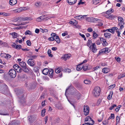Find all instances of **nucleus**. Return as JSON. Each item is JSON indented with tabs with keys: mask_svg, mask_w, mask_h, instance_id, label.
<instances>
[{
	"mask_svg": "<svg viewBox=\"0 0 125 125\" xmlns=\"http://www.w3.org/2000/svg\"><path fill=\"white\" fill-rule=\"evenodd\" d=\"M73 90V91H72L71 93V95H73L74 97L77 98L78 100L79 99L81 96V94L74 88H73L71 89V90L72 91Z\"/></svg>",
	"mask_w": 125,
	"mask_h": 125,
	"instance_id": "1",
	"label": "nucleus"
},
{
	"mask_svg": "<svg viewBox=\"0 0 125 125\" xmlns=\"http://www.w3.org/2000/svg\"><path fill=\"white\" fill-rule=\"evenodd\" d=\"M100 93V89L99 87H95L94 90L93 94L96 97L98 96Z\"/></svg>",
	"mask_w": 125,
	"mask_h": 125,
	"instance_id": "2",
	"label": "nucleus"
},
{
	"mask_svg": "<svg viewBox=\"0 0 125 125\" xmlns=\"http://www.w3.org/2000/svg\"><path fill=\"white\" fill-rule=\"evenodd\" d=\"M118 20L119 21V25L120 26V29L121 30L124 28V20L122 17H118Z\"/></svg>",
	"mask_w": 125,
	"mask_h": 125,
	"instance_id": "3",
	"label": "nucleus"
},
{
	"mask_svg": "<svg viewBox=\"0 0 125 125\" xmlns=\"http://www.w3.org/2000/svg\"><path fill=\"white\" fill-rule=\"evenodd\" d=\"M9 74L12 78H15L16 75V71L13 69H11L10 70L9 73Z\"/></svg>",
	"mask_w": 125,
	"mask_h": 125,
	"instance_id": "4",
	"label": "nucleus"
},
{
	"mask_svg": "<svg viewBox=\"0 0 125 125\" xmlns=\"http://www.w3.org/2000/svg\"><path fill=\"white\" fill-rule=\"evenodd\" d=\"M83 112L84 114L85 115H87L89 114V108L88 106H84Z\"/></svg>",
	"mask_w": 125,
	"mask_h": 125,
	"instance_id": "5",
	"label": "nucleus"
},
{
	"mask_svg": "<svg viewBox=\"0 0 125 125\" xmlns=\"http://www.w3.org/2000/svg\"><path fill=\"white\" fill-rule=\"evenodd\" d=\"M19 20L20 21H28L29 20H31L33 19L31 17H19Z\"/></svg>",
	"mask_w": 125,
	"mask_h": 125,
	"instance_id": "6",
	"label": "nucleus"
},
{
	"mask_svg": "<svg viewBox=\"0 0 125 125\" xmlns=\"http://www.w3.org/2000/svg\"><path fill=\"white\" fill-rule=\"evenodd\" d=\"M3 89L0 90L1 92L4 94H6L8 92L7 86V85H3Z\"/></svg>",
	"mask_w": 125,
	"mask_h": 125,
	"instance_id": "7",
	"label": "nucleus"
},
{
	"mask_svg": "<svg viewBox=\"0 0 125 125\" xmlns=\"http://www.w3.org/2000/svg\"><path fill=\"white\" fill-rule=\"evenodd\" d=\"M27 62L28 64L31 66H33L35 64L34 60L32 59H29L28 60Z\"/></svg>",
	"mask_w": 125,
	"mask_h": 125,
	"instance_id": "8",
	"label": "nucleus"
},
{
	"mask_svg": "<svg viewBox=\"0 0 125 125\" xmlns=\"http://www.w3.org/2000/svg\"><path fill=\"white\" fill-rule=\"evenodd\" d=\"M88 121L92 122V123L93 122L94 124V120L90 117L89 116H87L85 118V123H87Z\"/></svg>",
	"mask_w": 125,
	"mask_h": 125,
	"instance_id": "9",
	"label": "nucleus"
},
{
	"mask_svg": "<svg viewBox=\"0 0 125 125\" xmlns=\"http://www.w3.org/2000/svg\"><path fill=\"white\" fill-rule=\"evenodd\" d=\"M18 97H19V98L21 99L20 101L21 102H23L22 101H23L24 102H25V100L24 98H23V94L22 93H20L19 94H17Z\"/></svg>",
	"mask_w": 125,
	"mask_h": 125,
	"instance_id": "10",
	"label": "nucleus"
},
{
	"mask_svg": "<svg viewBox=\"0 0 125 125\" xmlns=\"http://www.w3.org/2000/svg\"><path fill=\"white\" fill-rule=\"evenodd\" d=\"M9 34L11 35L12 36V38L14 39L17 38L19 36V34L15 32L10 33Z\"/></svg>",
	"mask_w": 125,
	"mask_h": 125,
	"instance_id": "11",
	"label": "nucleus"
},
{
	"mask_svg": "<svg viewBox=\"0 0 125 125\" xmlns=\"http://www.w3.org/2000/svg\"><path fill=\"white\" fill-rule=\"evenodd\" d=\"M86 16V15H84L83 16L81 15H79L75 16L74 17V18L77 19L82 20L84 18V17H85Z\"/></svg>",
	"mask_w": 125,
	"mask_h": 125,
	"instance_id": "12",
	"label": "nucleus"
},
{
	"mask_svg": "<svg viewBox=\"0 0 125 125\" xmlns=\"http://www.w3.org/2000/svg\"><path fill=\"white\" fill-rule=\"evenodd\" d=\"M103 15L107 18H109V10H107L106 12L103 13Z\"/></svg>",
	"mask_w": 125,
	"mask_h": 125,
	"instance_id": "13",
	"label": "nucleus"
},
{
	"mask_svg": "<svg viewBox=\"0 0 125 125\" xmlns=\"http://www.w3.org/2000/svg\"><path fill=\"white\" fill-rule=\"evenodd\" d=\"M71 56V54H65L63 55L62 58H63V59L65 60L69 59Z\"/></svg>",
	"mask_w": 125,
	"mask_h": 125,
	"instance_id": "14",
	"label": "nucleus"
},
{
	"mask_svg": "<svg viewBox=\"0 0 125 125\" xmlns=\"http://www.w3.org/2000/svg\"><path fill=\"white\" fill-rule=\"evenodd\" d=\"M23 9L22 8H20L15 10H13V11L14 12L17 13L23 11Z\"/></svg>",
	"mask_w": 125,
	"mask_h": 125,
	"instance_id": "15",
	"label": "nucleus"
},
{
	"mask_svg": "<svg viewBox=\"0 0 125 125\" xmlns=\"http://www.w3.org/2000/svg\"><path fill=\"white\" fill-rule=\"evenodd\" d=\"M77 0H67L68 3L70 5H72L74 4L76 2Z\"/></svg>",
	"mask_w": 125,
	"mask_h": 125,
	"instance_id": "16",
	"label": "nucleus"
},
{
	"mask_svg": "<svg viewBox=\"0 0 125 125\" xmlns=\"http://www.w3.org/2000/svg\"><path fill=\"white\" fill-rule=\"evenodd\" d=\"M17 3V0H10L9 1L10 4L11 5H14Z\"/></svg>",
	"mask_w": 125,
	"mask_h": 125,
	"instance_id": "17",
	"label": "nucleus"
},
{
	"mask_svg": "<svg viewBox=\"0 0 125 125\" xmlns=\"http://www.w3.org/2000/svg\"><path fill=\"white\" fill-rule=\"evenodd\" d=\"M109 71V68H104L102 70V72L104 73H108Z\"/></svg>",
	"mask_w": 125,
	"mask_h": 125,
	"instance_id": "18",
	"label": "nucleus"
},
{
	"mask_svg": "<svg viewBox=\"0 0 125 125\" xmlns=\"http://www.w3.org/2000/svg\"><path fill=\"white\" fill-rule=\"evenodd\" d=\"M22 70L25 73H28L29 71V69L26 67V66L22 68Z\"/></svg>",
	"mask_w": 125,
	"mask_h": 125,
	"instance_id": "19",
	"label": "nucleus"
},
{
	"mask_svg": "<svg viewBox=\"0 0 125 125\" xmlns=\"http://www.w3.org/2000/svg\"><path fill=\"white\" fill-rule=\"evenodd\" d=\"M49 70L47 69H45L42 71L43 73L45 75H47L49 72Z\"/></svg>",
	"mask_w": 125,
	"mask_h": 125,
	"instance_id": "20",
	"label": "nucleus"
},
{
	"mask_svg": "<svg viewBox=\"0 0 125 125\" xmlns=\"http://www.w3.org/2000/svg\"><path fill=\"white\" fill-rule=\"evenodd\" d=\"M81 64L78 65L77 67L76 70L78 71L81 70L83 66H81Z\"/></svg>",
	"mask_w": 125,
	"mask_h": 125,
	"instance_id": "21",
	"label": "nucleus"
},
{
	"mask_svg": "<svg viewBox=\"0 0 125 125\" xmlns=\"http://www.w3.org/2000/svg\"><path fill=\"white\" fill-rule=\"evenodd\" d=\"M85 20L89 22H92L93 17L85 18H84Z\"/></svg>",
	"mask_w": 125,
	"mask_h": 125,
	"instance_id": "22",
	"label": "nucleus"
},
{
	"mask_svg": "<svg viewBox=\"0 0 125 125\" xmlns=\"http://www.w3.org/2000/svg\"><path fill=\"white\" fill-rule=\"evenodd\" d=\"M100 1V0H92L93 3L94 5H96L99 3Z\"/></svg>",
	"mask_w": 125,
	"mask_h": 125,
	"instance_id": "23",
	"label": "nucleus"
},
{
	"mask_svg": "<svg viewBox=\"0 0 125 125\" xmlns=\"http://www.w3.org/2000/svg\"><path fill=\"white\" fill-rule=\"evenodd\" d=\"M10 14L9 13H6L5 12H0V15H2L4 16H9L10 15Z\"/></svg>",
	"mask_w": 125,
	"mask_h": 125,
	"instance_id": "24",
	"label": "nucleus"
},
{
	"mask_svg": "<svg viewBox=\"0 0 125 125\" xmlns=\"http://www.w3.org/2000/svg\"><path fill=\"white\" fill-rule=\"evenodd\" d=\"M44 18L43 17L41 16L37 18L36 19V21L38 22H40L43 20Z\"/></svg>",
	"mask_w": 125,
	"mask_h": 125,
	"instance_id": "25",
	"label": "nucleus"
},
{
	"mask_svg": "<svg viewBox=\"0 0 125 125\" xmlns=\"http://www.w3.org/2000/svg\"><path fill=\"white\" fill-rule=\"evenodd\" d=\"M88 64H86L85 65H84L82 68L83 70L84 71H86L88 69Z\"/></svg>",
	"mask_w": 125,
	"mask_h": 125,
	"instance_id": "26",
	"label": "nucleus"
},
{
	"mask_svg": "<svg viewBox=\"0 0 125 125\" xmlns=\"http://www.w3.org/2000/svg\"><path fill=\"white\" fill-rule=\"evenodd\" d=\"M17 121H14L11 122L10 123L9 125H18Z\"/></svg>",
	"mask_w": 125,
	"mask_h": 125,
	"instance_id": "27",
	"label": "nucleus"
},
{
	"mask_svg": "<svg viewBox=\"0 0 125 125\" xmlns=\"http://www.w3.org/2000/svg\"><path fill=\"white\" fill-rule=\"evenodd\" d=\"M19 64L22 68L26 66V63L23 62H20Z\"/></svg>",
	"mask_w": 125,
	"mask_h": 125,
	"instance_id": "28",
	"label": "nucleus"
},
{
	"mask_svg": "<svg viewBox=\"0 0 125 125\" xmlns=\"http://www.w3.org/2000/svg\"><path fill=\"white\" fill-rule=\"evenodd\" d=\"M60 103H58L55 104V107L59 109H61L62 108L61 105L60 104Z\"/></svg>",
	"mask_w": 125,
	"mask_h": 125,
	"instance_id": "29",
	"label": "nucleus"
},
{
	"mask_svg": "<svg viewBox=\"0 0 125 125\" xmlns=\"http://www.w3.org/2000/svg\"><path fill=\"white\" fill-rule=\"evenodd\" d=\"M70 23L71 24H73L74 25L76 26L78 22L75 20H73L72 21H70Z\"/></svg>",
	"mask_w": 125,
	"mask_h": 125,
	"instance_id": "30",
	"label": "nucleus"
},
{
	"mask_svg": "<svg viewBox=\"0 0 125 125\" xmlns=\"http://www.w3.org/2000/svg\"><path fill=\"white\" fill-rule=\"evenodd\" d=\"M25 35L28 34L30 35H32L33 33L30 31H27L25 32Z\"/></svg>",
	"mask_w": 125,
	"mask_h": 125,
	"instance_id": "31",
	"label": "nucleus"
},
{
	"mask_svg": "<svg viewBox=\"0 0 125 125\" xmlns=\"http://www.w3.org/2000/svg\"><path fill=\"white\" fill-rule=\"evenodd\" d=\"M92 21L93 22H101V20L98 19L93 18Z\"/></svg>",
	"mask_w": 125,
	"mask_h": 125,
	"instance_id": "32",
	"label": "nucleus"
},
{
	"mask_svg": "<svg viewBox=\"0 0 125 125\" xmlns=\"http://www.w3.org/2000/svg\"><path fill=\"white\" fill-rule=\"evenodd\" d=\"M93 38L95 39L98 36V35L94 31L93 32Z\"/></svg>",
	"mask_w": 125,
	"mask_h": 125,
	"instance_id": "33",
	"label": "nucleus"
},
{
	"mask_svg": "<svg viewBox=\"0 0 125 125\" xmlns=\"http://www.w3.org/2000/svg\"><path fill=\"white\" fill-rule=\"evenodd\" d=\"M42 3L40 2H38L35 3V5L37 7H39L41 5Z\"/></svg>",
	"mask_w": 125,
	"mask_h": 125,
	"instance_id": "34",
	"label": "nucleus"
},
{
	"mask_svg": "<svg viewBox=\"0 0 125 125\" xmlns=\"http://www.w3.org/2000/svg\"><path fill=\"white\" fill-rule=\"evenodd\" d=\"M125 77V73L122 74H120L118 76V79H120L122 78Z\"/></svg>",
	"mask_w": 125,
	"mask_h": 125,
	"instance_id": "35",
	"label": "nucleus"
},
{
	"mask_svg": "<svg viewBox=\"0 0 125 125\" xmlns=\"http://www.w3.org/2000/svg\"><path fill=\"white\" fill-rule=\"evenodd\" d=\"M104 35L105 37L106 38H109V33H105L104 34Z\"/></svg>",
	"mask_w": 125,
	"mask_h": 125,
	"instance_id": "36",
	"label": "nucleus"
},
{
	"mask_svg": "<svg viewBox=\"0 0 125 125\" xmlns=\"http://www.w3.org/2000/svg\"><path fill=\"white\" fill-rule=\"evenodd\" d=\"M51 51L50 50H49L48 52V53L49 56L51 57H52L53 55L51 54Z\"/></svg>",
	"mask_w": 125,
	"mask_h": 125,
	"instance_id": "37",
	"label": "nucleus"
},
{
	"mask_svg": "<svg viewBox=\"0 0 125 125\" xmlns=\"http://www.w3.org/2000/svg\"><path fill=\"white\" fill-rule=\"evenodd\" d=\"M21 48V45H16L15 49L18 50H20Z\"/></svg>",
	"mask_w": 125,
	"mask_h": 125,
	"instance_id": "38",
	"label": "nucleus"
},
{
	"mask_svg": "<svg viewBox=\"0 0 125 125\" xmlns=\"http://www.w3.org/2000/svg\"><path fill=\"white\" fill-rule=\"evenodd\" d=\"M46 109H43L42 111L41 114L42 116H44V114L46 112Z\"/></svg>",
	"mask_w": 125,
	"mask_h": 125,
	"instance_id": "39",
	"label": "nucleus"
},
{
	"mask_svg": "<svg viewBox=\"0 0 125 125\" xmlns=\"http://www.w3.org/2000/svg\"><path fill=\"white\" fill-rule=\"evenodd\" d=\"M16 71L18 73H21L22 71V69H21L20 67L18 68L16 70Z\"/></svg>",
	"mask_w": 125,
	"mask_h": 125,
	"instance_id": "40",
	"label": "nucleus"
},
{
	"mask_svg": "<svg viewBox=\"0 0 125 125\" xmlns=\"http://www.w3.org/2000/svg\"><path fill=\"white\" fill-rule=\"evenodd\" d=\"M49 74H50L52 76L53 75L54 71L52 69L51 70H49Z\"/></svg>",
	"mask_w": 125,
	"mask_h": 125,
	"instance_id": "41",
	"label": "nucleus"
},
{
	"mask_svg": "<svg viewBox=\"0 0 125 125\" xmlns=\"http://www.w3.org/2000/svg\"><path fill=\"white\" fill-rule=\"evenodd\" d=\"M84 83L86 84H89L91 83V81L89 80H86L84 81Z\"/></svg>",
	"mask_w": 125,
	"mask_h": 125,
	"instance_id": "42",
	"label": "nucleus"
},
{
	"mask_svg": "<svg viewBox=\"0 0 125 125\" xmlns=\"http://www.w3.org/2000/svg\"><path fill=\"white\" fill-rule=\"evenodd\" d=\"M116 124H118L120 121V118L119 116H117L116 117Z\"/></svg>",
	"mask_w": 125,
	"mask_h": 125,
	"instance_id": "43",
	"label": "nucleus"
},
{
	"mask_svg": "<svg viewBox=\"0 0 125 125\" xmlns=\"http://www.w3.org/2000/svg\"><path fill=\"white\" fill-rule=\"evenodd\" d=\"M104 51L103 50V49H102L100 51H99V53L98 54V55H99L101 54H102L104 53Z\"/></svg>",
	"mask_w": 125,
	"mask_h": 125,
	"instance_id": "44",
	"label": "nucleus"
},
{
	"mask_svg": "<svg viewBox=\"0 0 125 125\" xmlns=\"http://www.w3.org/2000/svg\"><path fill=\"white\" fill-rule=\"evenodd\" d=\"M97 49L96 47H92V51L94 52H95L97 51Z\"/></svg>",
	"mask_w": 125,
	"mask_h": 125,
	"instance_id": "45",
	"label": "nucleus"
},
{
	"mask_svg": "<svg viewBox=\"0 0 125 125\" xmlns=\"http://www.w3.org/2000/svg\"><path fill=\"white\" fill-rule=\"evenodd\" d=\"M5 56V58H6L9 59L11 57V56L8 54H4Z\"/></svg>",
	"mask_w": 125,
	"mask_h": 125,
	"instance_id": "46",
	"label": "nucleus"
},
{
	"mask_svg": "<svg viewBox=\"0 0 125 125\" xmlns=\"http://www.w3.org/2000/svg\"><path fill=\"white\" fill-rule=\"evenodd\" d=\"M103 50L104 51V53H107L108 52V49L107 48L103 49Z\"/></svg>",
	"mask_w": 125,
	"mask_h": 125,
	"instance_id": "47",
	"label": "nucleus"
},
{
	"mask_svg": "<svg viewBox=\"0 0 125 125\" xmlns=\"http://www.w3.org/2000/svg\"><path fill=\"white\" fill-rule=\"evenodd\" d=\"M116 16L115 15L110 14V19L113 20L114 19Z\"/></svg>",
	"mask_w": 125,
	"mask_h": 125,
	"instance_id": "48",
	"label": "nucleus"
},
{
	"mask_svg": "<svg viewBox=\"0 0 125 125\" xmlns=\"http://www.w3.org/2000/svg\"><path fill=\"white\" fill-rule=\"evenodd\" d=\"M103 45L104 46H106L107 45V43L106 42V40L104 41V42H102Z\"/></svg>",
	"mask_w": 125,
	"mask_h": 125,
	"instance_id": "49",
	"label": "nucleus"
},
{
	"mask_svg": "<svg viewBox=\"0 0 125 125\" xmlns=\"http://www.w3.org/2000/svg\"><path fill=\"white\" fill-rule=\"evenodd\" d=\"M19 65L17 64H15L13 66V68L15 70H16L18 68L20 67Z\"/></svg>",
	"mask_w": 125,
	"mask_h": 125,
	"instance_id": "50",
	"label": "nucleus"
},
{
	"mask_svg": "<svg viewBox=\"0 0 125 125\" xmlns=\"http://www.w3.org/2000/svg\"><path fill=\"white\" fill-rule=\"evenodd\" d=\"M121 107V105H119L118 106L117 108L115 109V111L116 112H118Z\"/></svg>",
	"mask_w": 125,
	"mask_h": 125,
	"instance_id": "51",
	"label": "nucleus"
},
{
	"mask_svg": "<svg viewBox=\"0 0 125 125\" xmlns=\"http://www.w3.org/2000/svg\"><path fill=\"white\" fill-rule=\"evenodd\" d=\"M94 124L93 122L92 123H85V124H83L82 125H92Z\"/></svg>",
	"mask_w": 125,
	"mask_h": 125,
	"instance_id": "52",
	"label": "nucleus"
},
{
	"mask_svg": "<svg viewBox=\"0 0 125 125\" xmlns=\"http://www.w3.org/2000/svg\"><path fill=\"white\" fill-rule=\"evenodd\" d=\"M55 72L57 73H59L61 71L59 68H56L55 70Z\"/></svg>",
	"mask_w": 125,
	"mask_h": 125,
	"instance_id": "53",
	"label": "nucleus"
},
{
	"mask_svg": "<svg viewBox=\"0 0 125 125\" xmlns=\"http://www.w3.org/2000/svg\"><path fill=\"white\" fill-rule=\"evenodd\" d=\"M115 84H114L110 85V89H112L115 88Z\"/></svg>",
	"mask_w": 125,
	"mask_h": 125,
	"instance_id": "54",
	"label": "nucleus"
},
{
	"mask_svg": "<svg viewBox=\"0 0 125 125\" xmlns=\"http://www.w3.org/2000/svg\"><path fill=\"white\" fill-rule=\"evenodd\" d=\"M115 59L118 62H120L121 61V59L119 57H115Z\"/></svg>",
	"mask_w": 125,
	"mask_h": 125,
	"instance_id": "55",
	"label": "nucleus"
},
{
	"mask_svg": "<svg viewBox=\"0 0 125 125\" xmlns=\"http://www.w3.org/2000/svg\"><path fill=\"white\" fill-rule=\"evenodd\" d=\"M101 100L100 99H98V100H97L96 104V105H98L100 104V103L101 102Z\"/></svg>",
	"mask_w": 125,
	"mask_h": 125,
	"instance_id": "56",
	"label": "nucleus"
},
{
	"mask_svg": "<svg viewBox=\"0 0 125 125\" xmlns=\"http://www.w3.org/2000/svg\"><path fill=\"white\" fill-rule=\"evenodd\" d=\"M71 88V87H69V88L67 89L66 90L65 94L66 96V94L67 92H68V91H70V88Z\"/></svg>",
	"mask_w": 125,
	"mask_h": 125,
	"instance_id": "57",
	"label": "nucleus"
},
{
	"mask_svg": "<svg viewBox=\"0 0 125 125\" xmlns=\"http://www.w3.org/2000/svg\"><path fill=\"white\" fill-rule=\"evenodd\" d=\"M88 46L91 49V47H92V44H92L91 41H89L88 42Z\"/></svg>",
	"mask_w": 125,
	"mask_h": 125,
	"instance_id": "58",
	"label": "nucleus"
},
{
	"mask_svg": "<svg viewBox=\"0 0 125 125\" xmlns=\"http://www.w3.org/2000/svg\"><path fill=\"white\" fill-rule=\"evenodd\" d=\"M26 42L28 46H30L31 45V43L29 40H27L26 41Z\"/></svg>",
	"mask_w": 125,
	"mask_h": 125,
	"instance_id": "59",
	"label": "nucleus"
},
{
	"mask_svg": "<svg viewBox=\"0 0 125 125\" xmlns=\"http://www.w3.org/2000/svg\"><path fill=\"white\" fill-rule=\"evenodd\" d=\"M116 106V105L115 104H113L112 106L110 107V110H112Z\"/></svg>",
	"mask_w": 125,
	"mask_h": 125,
	"instance_id": "60",
	"label": "nucleus"
},
{
	"mask_svg": "<svg viewBox=\"0 0 125 125\" xmlns=\"http://www.w3.org/2000/svg\"><path fill=\"white\" fill-rule=\"evenodd\" d=\"M48 40L50 41H53L55 40V38L52 37H49Z\"/></svg>",
	"mask_w": 125,
	"mask_h": 125,
	"instance_id": "61",
	"label": "nucleus"
},
{
	"mask_svg": "<svg viewBox=\"0 0 125 125\" xmlns=\"http://www.w3.org/2000/svg\"><path fill=\"white\" fill-rule=\"evenodd\" d=\"M112 30H113L115 31H117L118 30V29L116 27H113L112 28Z\"/></svg>",
	"mask_w": 125,
	"mask_h": 125,
	"instance_id": "62",
	"label": "nucleus"
},
{
	"mask_svg": "<svg viewBox=\"0 0 125 125\" xmlns=\"http://www.w3.org/2000/svg\"><path fill=\"white\" fill-rule=\"evenodd\" d=\"M110 119H114L115 118V116L114 114H111V116L110 117Z\"/></svg>",
	"mask_w": 125,
	"mask_h": 125,
	"instance_id": "63",
	"label": "nucleus"
},
{
	"mask_svg": "<svg viewBox=\"0 0 125 125\" xmlns=\"http://www.w3.org/2000/svg\"><path fill=\"white\" fill-rule=\"evenodd\" d=\"M22 39L20 40L17 39L16 40V42H19L20 43H21L22 42Z\"/></svg>",
	"mask_w": 125,
	"mask_h": 125,
	"instance_id": "64",
	"label": "nucleus"
}]
</instances>
